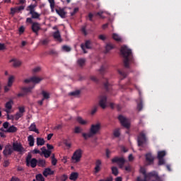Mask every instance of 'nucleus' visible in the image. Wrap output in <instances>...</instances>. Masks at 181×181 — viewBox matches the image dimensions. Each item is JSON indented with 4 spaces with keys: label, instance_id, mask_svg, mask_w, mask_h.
<instances>
[{
    "label": "nucleus",
    "instance_id": "33",
    "mask_svg": "<svg viewBox=\"0 0 181 181\" xmlns=\"http://www.w3.org/2000/svg\"><path fill=\"white\" fill-rule=\"evenodd\" d=\"M37 146H43V145H45V139L37 137Z\"/></svg>",
    "mask_w": 181,
    "mask_h": 181
},
{
    "label": "nucleus",
    "instance_id": "30",
    "mask_svg": "<svg viewBox=\"0 0 181 181\" xmlns=\"http://www.w3.org/2000/svg\"><path fill=\"white\" fill-rule=\"evenodd\" d=\"M29 131L33 132H35L36 134H39V130L36 129V124L35 123H32L29 127Z\"/></svg>",
    "mask_w": 181,
    "mask_h": 181
},
{
    "label": "nucleus",
    "instance_id": "38",
    "mask_svg": "<svg viewBox=\"0 0 181 181\" xmlns=\"http://www.w3.org/2000/svg\"><path fill=\"white\" fill-rule=\"evenodd\" d=\"M80 90H74L69 93L71 97H78L80 95Z\"/></svg>",
    "mask_w": 181,
    "mask_h": 181
},
{
    "label": "nucleus",
    "instance_id": "60",
    "mask_svg": "<svg viewBox=\"0 0 181 181\" xmlns=\"http://www.w3.org/2000/svg\"><path fill=\"white\" fill-rule=\"evenodd\" d=\"M3 127L5 129H8V127H9V122H5L4 124H3Z\"/></svg>",
    "mask_w": 181,
    "mask_h": 181
},
{
    "label": "nucleus",
    "instance_id": "13",
    "mask_svg": "<svg viewBox=\"0 0 181 181\" xmlns=\"http://www.w3.org/2000/svg\"><path fill=\"white\" fill-rule=\"evenodd\" d=\"M15 152H24L25 148L21 144V143L14 142L13 143V151Z\"/></svg>",
    "mask_w": 181,
    "mask_h": 181
},
{
    "label": "nucleus",
    "instance_id": "11",
    "mask_svg": "<svg viewBox=\"0 0 181 181\" xmlns=\"http://www.w3.org/2000/svg\"><path fill=\"white\" fill-rule=\"evenodd\" d=\"M99 105L103 108V110H105L107 108V96L102 95L99 96Z\"/></svg>",
    "mask_w": 181,
    "mask_h": 181
},
{
    "label": "nucleus",
    "instance_id": "58",
    "mask_svg": "<svg viewBox=\"0 0 181 181\" xmlns=\"http://www.w3.org/2000/svg\"><path fill=\"white\" fill-rule=\"evenodd\" d=\"M18 110H19L18 112L20 114H23V112H25V107H23V106L19 107Z\"/></svg>",
    "mask_w": 181,
    "mask_h": 181
},
{
    "label": "nucleus",
    "instance_id": "6",
    "mask_svg": "<svg viewBox=\"0 0 181 181\" xmlns=\"http://www.w3.org/2000/svg\"><path fill=\"white\" fill-rule=\"evenodd\" d=\"M26 166H30V168H35L37 166V160L36 158H32V154H28L25 158Z\"/></svg>",
    "mask_w": 181,
    "mask_h": 181
},
{
    "label": "nucleus",
    "instance_id": "27",
    "mask_svg": "<svg viewBox=\"0 0 181 181\" xmlns=\"http://www.w3.org/2000/svg\"><path fill=\"white\" fill-rule=\"evenodd\" d=\"M41 95H42V100H49V98H50V93L45 90H42Z\"/></svg>",
    "mask_w": 181,
    "mask_h": 181
},
{
    "label": "nucleus",
    "instance_id": "2",
    "mask_svg": "<svg viewBox=\"0 0 181 181\" xmlns=\"http://www.w3.org/2000/svg\"><path fill=\"white\" fill-rule=\"evenodd\" d=\"M139 172L144 176V180L146 181H164L163 176H159L156 171L146 173V168L141 167Z\"/></svg>",
    "mask_w": 181,
    "mask_h": 181
},
{
    "label": "nucleus",
    "instance_id": "35",
    "mask_svg": "<svg viewBox=\"0 0 181 181\" xmlns=\"http://www.w3.org/2000/svg\"><path fill=\"white\" fill-rule=\"evenodd\" d=\"M115 46L112 45V44L111 43H108L106 45L105 47V53H108V52H110V50H112V49H114Z\"/></svg>",
    "mask_w": 181,
    "mask_h": 181
},
{
    "label": "nucleus",
    "instance_id": "44",
    "mask_svg": "<svg viewBox=\"0 0 181 181\" xmlns=\"http://www.w3.org/2000/svg\"><path fill=\"white\" fill-rule=\"evenodd\" d=\"M112 173L115 176H118V168L117 167H112Z\"/></svg>",
    "mask_w": 181,
    "mask_h": 181
},
{
    "label": "nucleus",
    "instance_id": "20",
    "mask_svg": "<svg viewBox=\"0 0 181 181\" xmlns=\"http://www.w3.org/2000/svg\"><path fill=\"white\" fill-rule=\"evenodd\" d=\"M52 175H54V171L52 170L51 168H45L43 171V175L45 177H47L48 176H51Z\"/></svg>",
    "mask_w": 181,
    "mask_h": 181
},
{
    "label": "nucleus",
    "instance_id": "17",
    "mask_svg": "<svg viewBox=\"0 0 181 181\" xmlns=\"http://www.w3.org/2000/svg\"><path fill=\"white\" fill-rule=\"evenodd\" d=\"M153 156H152V154L151 153H148L146 154V162L147 165H152L153 163Z\"/></svg>",
    "mask_w": 181,
    "mask_h": 181
},
{
    "label": "nucleus",
    "instance_id": "52",
    "mask_svg": "<svg viewBox=\"0 0 181 181\" xmlns=\"http://www.w3.org/2000/svg\"><path fill=\"white\" fill-rule=\"evenodd\" d=\"M86 28L87 27L86 25L81 28V32L85 36H87V30H86Z\"/></svg>",
    "mask_w": 181,
    "mask_h": 181
},
{
    "label": "nucleus",
    "instance_id": "53",
    "mask_svg": "<svg viewBox=\"0 0 181 181\" xmlns=\"http://www.w3.org/2000/svg\"><path fill=\"white\" fill-rule=\"evenodd\" d=\"M60 179L62 181H66L67 180V179H69V177L67 176V175L64 174L61 176Z\"/></svg>",
    "mask_w": 181,
    "mask_h": 181
},
{
    "label": "nucleus",
    "instance_id": "14",
    "mask_svg": "<svg viewBox=\"0 0 181 181\" xmlns=\"http://www.w3.org/2000/svg\"><path fill=\"white\" fill-rule=\"evenodd\" d=\"M12 105H13V100H10L8 102H7L5 105L4 112H6V114H11V110H12Z\"/></svg>",
    "mask_w": 181,
    "mask_h": 181
},
{
    "label": "nucleus",
    "instance_id": "50",
    "mask_svg": "<svg viewBox=\"0 0 181 181\" xmlns=\"http://www.w3.org/2000/svg\"><path fill=\"white\" fill-rule=\"evenodd\" d=\"M40 43H42L44 46H46L47 45H49V39H45L40 40Z\"/></svg>",
    "mask_w": 181,
    "mask_h": 181
},
{
    "label": "nucleus",
    "instance_id": "62",
    "mask_svg": "<svg viewBox=\"0 0 181 181\" xmlns=\"http://www.w3.org/2000/svg\"><path fill=\"white\" fill-rule=\"evenodd\" d=\"M6 49L5 44L0 43V50H5Z\"/></svg>",
    "mask_w": 181,
    "mask_h": 181
},
{
    "label": "nucleus",
    "instance_id": "56",
    "mask_svg": "<svg viewBox=\"0 0 181 181\" xmlns=\"http://www.w3.org/2000/svg\"><path fill=\"white\" fill-rule=\"evenodd\" d=\"M19 35H22L25 32V27L21 26L18 29Z\"/></svg>",
    "mask_w": 181,
    "mask_h": 181
},
{
    "label": "nucleus",
    "instance_id": "63",
    "mask_svg": "<svg viewBox=\"0 0 181 181\" xmlns=\"http://www.w3.org/2000/svg\"><path fill=\"white\" fill-rule=\"evenodd\" d=\"M64 144L66 146H67L68 148H71V143L68 142L67 141H65Z\"/></svg>",
    "mask_w": 181,
    "mask_h": 181
},
{
    "label": "nucleus",
    "instance_id": "37",
    "mask_svg": "<svg viewBox=\"0 0 181 181\" xmlns=\"http://www.w3.org/2000/svg\"><path fill=\"white\" fill-rule=\"evenodd\" d=\"M76 121L78 122V124H81V125H86L87 124V121L83 119L81 117H78L76 118Z\"/></svg>",
    "mask_w": 181,
    "mask_h": 181
},
{
    "label": "nucleus",
    "instance_id": "12",
    "mask_svg": "<svg viewBox=\"0 0 181 181\" xmlns=\"http://www.w3.org/2000/svg\"><path fill=\"white\" fill-rule=\"evenodd\" d=\"M112 163H117L119 165V168H122L124 165H125V159L122 157H115L112 159Z\"/></svg>",
    "mask_w": 181,
    "mask_h": 181
},
{
    "label": "nucleus",
    "instance_id": "45",
    "mask_svg": "<svg viewBox=\"0 0 181 181\" xmlns=\"http://www.w3.org/2000/svg\"><path fill=\"white\" fill-rule=\"evenodd\" d=\"M22 117H23V114L20 113V112H17L15 115H14V119L16 121H18L19 119V118H22Z\"/></svg>",
    "mask_w": 181,
    "mask_h": 181
},
{
    "label": "nucleus",
    "instance_id": "40",
    "mask_svg": "<svg viewBox=\"0 0 181 181\" xmlns=\"http://www.w3.org/2000/svg\"><path fill=\"white\" fill-rule=\"evenodd\" d=\"M113 135L115 138H119V136L121 135V133L119 132V129H115L113 131Z\"/></svg>",
    "mask_w": 181,
    "mask_h": 181
},
{
    "label": "nucleus",
    "instance_id": "32",
    "mask_svg": "<svg viewBox=\"0 0 181 181\" xmlns=\"http://www.w3.org/2000/svg\"><path fill=\"white\" fill-rule=\"evenodd\" d=\"M28 141L30 146H35V138H33V136L30 135L28 137Z\"/></svg>",
    "mask_w": 181,
    "mask_h": 181
},
{
    "label": "nucleus",
    "instance_id": "49",
    "mask_svg": "<svg viewBox=\"0 0 181 181\" xmlns=\"http://www.w3.org/2000/svg\"><path fill=\"white\" fill-rule=\"evenodd\" d=\"M83 131V129L80 128L79 127H76L74 129L75 134H80Z\"/></svg>",
    "mask_w": 181,
    "mask_h": 181
},
{
    "label": "nucleus",
    "instance_id": "5",
    "mask_svg": "<svg viewBox=\"0 0 181 181\" xmlns=\"http://www.w3.org/2000/svg\"><path fill=\"white\" fill-rule=\"evenodd\" d=\"M137 143L139 146H144V144H148V137L146 132H141L137 136Z\"/></svg>",
    "mask_w": 181,
    "mask_h": 181
},
{
    "label": "nucleus",
    "instance_id": "34",
    "mask_svg": "<svg viewBox=\"0 0 181 181\" xmlns=\"http://www.w3.org/2000/svg\"><path fill=\"white\" fill-rule=\"evenodd\" d=\"M144 108V103L142 102V98H139V102L137 103V110L138 111H142V109Z\"/></svg>",
    "mask_w": 181,
    "mask_h": 181
},
{
    "label": "nucleus",
    "instance_id": "59",
    "mask_svg": "<svg viewBox=\"0 0 181 181\" xmlns=\"http://www.w3.org/2000/svg\"><path fill=\"white\" fill-rule=\"evenodd\" d=\"M93 16H95V15H94V13L93 14V13H89V14H88V18H89V21H90V22H94V20H93Z\"/></svg>",
    "mask_w": 181,
    "mask_h": 181
},
{
    "label": "nucleus",
    "instance_id": "55",
    "mask_svg": "<svg viewBox=\"0 0 181 181\" xmlns=\"http://www.w3.org/2000/svg\"><path fill=\"white\" fill-rule=\"evenodd\" d=\"M97 110H98V106H95L91 110V115H94L97 112Z\"/></svg>",
    "mask_w": 181,
    "mask_h": 181
},
{
    "label": "nucleus",
    "instance_id": "36",
    "mask_svg": "<svg viewBox=\"0 0 181 181\" xmlns=\"http://www.w3.org/2000/svg\"><path fill=\"white\" fill-rule=\"evenodd\" d=\"M37 165L40 168H45V166H46V160L40 159L37 160Z\"/></svg>",
    "mask_w": 181,
    "mask_h": 181
},
{
    "label": "nucleus",
    "instance_id": "51",
    "mask_svg": "<svg viewBox=\"0 0 181 181\" xmlns=\"http://www.w3.org/2000/svg\"><path fill=\"white\" fill-rule=\"evenodd\" d=\"M90 80L92 81H93L94 83H99V80L98 79V78L97 77H95V76H90Z\"/></svg>",
    "mask_w": 181,
    "mask_h": 181
},
{
    "label": "nucleus",
    "instance_id": "41",
    "mask_svg": "<svg viewBox=\"0 0 181 181\" xmlns=\"http://www.w3.org/2000/svg\"><path fill=\"white\" fill-rule=\"evenodd\" d=\"M112 38L114 39V40H116V42H121L122 40L121 37H119V35L116 33L112 34Z\"/></svg>",
    "mask_w": 181,
    "mask_h": 181
},
{
    "label": "nucleus",
    "instance_id": "26",
    "mask_svg": "<svg viewBox=\"0 0 181 181\" xmlns=\"http://www.w3.org/2000/svg\"><path fill=\"white\" fill-rule=\"evenodd\" d=\"M78 179V173L73 172L69 176V180L73 181H76Z\"/></svg>",
    "mask_w": 181,
    "mask_h": 181
},
{
    "label": "nucleus",
    "instance_id": "10",
    "mask_svg": "<svg viewBox=\"0 0 181 181\" xmlns=\"http://www.w3.org/2000/svg\"><path fill=\"white\" fill-rule=\"evenodd\" d=\"M13 153V148H12V146L8 144L5 146L4 150L3 151V154L4 156H9Z\"/></svg>",
    "mask_w": 181,
    "mask_h": 181
},
{
    "label": "nucleus",
    "instance_id": "48",
    "mask_svg": "<svg viewBox=\"0 0 181 181\" xmlns=\"http://www.w3.org/2000/svg\"><path fill=\"white\" fill-rule=\"evenodd\" d=\"M62 50H64V52H70L71 50V48L67 45H64L62 47Z\"/></svg>",
    "mask_w": 181,
    "mask_h": 181
},
{
    "label": "nucleus",
    "instance_id": "21",
    "mask_svg": "<svg viewBox=\"0 0 181 181\" xmlns=\"http://www.w3.org/2000/svg\"><path fill=\"white\" fill-rule=\"evenodd\" d=\"M33 88H35V86H29V87H22L21 90L23 93L26 95L28 93H32V90H33Z\"/></svg>",
    "mask_w": 181,
    "mask_h": 181
},
{
    "label": "nucleus",
    "instance_id": "24",
    "mask_svg": "<svg viewBox=\"0 0 181 181\" xmlns=\"http://www.w3.org/2000/svg\"><path fill=\"white\" fill-rule=\"evenodd\" d=\"M54 39H56L57 42H62L63 40H62V35H60V31L57 30L53 34Z\"/></svg>",
    "mask_w": 181,
    "mask_h": 181
},
{
    "label": "nucleus",
    "instance_id": "39",
    "mask_svg": "<svg viewBox=\"0 0 181 181\" xmlns=\"http://www.w3.org/2000/svg\"><path fill=\"white\" fill-rule=\"evenodd\" d=\"M79 67H83L86 64V59H79L77 61Z\"/></svg>",
    "mask_w": 181,
    "mask_h": 181
},
{
    "label": "nucleus",
    "instance_id": "47",
    "mask_svg": "<svg viewBox=\"0 0 181 181\" xmlns=\"http://www.w3.org/2000/svg\"><path fill=\"white\" fill-rule=\"evenodd\" d=\"M48 1L50 4V8H51L52 12H53V11L54 10V5H55L54 0H48Z\"/></svg>",
    "mask_w": 181,
    "mask_h": 181
},
{
    "label": "nucleus",
    "instance_id": "9",
    "mask_svg": "<svg viewBox=\"0 0 181 181\" xmlns=\"http://www.w3.org/2000/svg\"><path fill=\"white\" fill-rule=\"evenodd\" d=\"M118 119L122 125V127H124V128H129V122L128 121V119H127L125 117L122 116V115H119Z\"/></svg>",
    "mask_w": 181,
    "mask_h": 181
},
{
    "label": "nucleus",
    "instance_id": "46",
    "mask_svg": "<svg viewBox=\"0 0 181 181\" xmlns=\"http://www.w3.org/2000/svg\"><path fill=\"white\" fill-rule=\"evenodd\" d=\"M13 83V76H10L8 81V87H12V84Z\"/></svg>",
    "mask_w": 181,
    "mask_h": 181
},
{
    "label": "nucleus",
    "instance_id": "54",
    "mask_svg": "<svg viewBox=\"0 0 181 181\" xmlns=\"http://www.w3.org/2000/svg\"><path fill=\"white\" fill-rule=\"evenodd\" d=\"M7 119H11V121H13L15 119V116L11 115H9V113H6Z\"/></svg>",
    "mask_w": 181,
    "mask_h": 181
},
{
    "label": "nucleus",
    "instance_id": "7",
    "mask_svg": "<svg viewBox=\"0 0 181 181\" xmlns=\"http://www.w3.org/2000/svg\"><path fill=\"white\" fill-rule=\"evenodd\" d=\"M81 156H83V150L79 148L74 153L71 157V161L74 163H78L81 160Z\"/></svg>",
    "mask_w": 181,
    "mask_h": 181
},
{
    "label": "nucleus",
    "instance_id": "42",
    "mask_svg": "<svg viewBox=\"0 0 181 181\" xmlns=\"http://www.w3.org/2000/svg\"><path fill=\"white\" fill-rule=\"evenodd\" d=\"M103 13H104L103 11H99L97 13H94V16H100V19H105V17L104 16H103Z\"/></svg>",
    "mask_w": 181,
    "mask_h": 181
},
{
    "label": "nucleus",
    "instance_id": "25",
    "mask_svg": "<svg viewBox=\"0 0 181 181\" xmlns=\"http://www.w3.org/2000/svg\"><path fill=\"white\" fill-rule=\"evenodd\" d=\"M101 170V160H97L95 162V173H98Z\"/></svg>",
    "mask_w": 181,
    "mask_h": 181
},
{
    "label": "nucleus",
    "instance_id": "18",
    "mask_svg": "<svg viewBox=\"0 0 181 181\" xmlns=\"http://www.w3.org/2000/svg\"><path fill=\"white\" fill-rule=\"evenodd\" d=\"M0 130L2 131V132H9L13 134L18 131V128H16V127L14 125H12L9 127L8 129L5 130L4 128H1Z\"/></svg>",
    "mask_w": 181,
    "mask_h": 181
},
{
    "label": "nucleus",
    "instance_id": "61",
    "mask_svg": "<svg viewBox=\"0 0 181 181\" xmlns=\"http://www.w3.org/2000/svg\"><path fill=\"white\" fill-rule=\"evenodd\" d=\"M52 165L53 166H56V165H57V159L54 158L52 160Z\"/></svg>",
    "mask_w": 181,
    "mask_h": 181
},
{
    "label": "nucleus",
    "instance_id": "23",
    "mask_svg": "<svg viewBox=\"0 0 181 181\" xmlns=\"http://www.w3.org/2000/svg\"><path fill=\"white\" fill-rule=\"evenodd\" d=\"M56 12L61 18H62V19H64V18H66V15H67V13L64 11V9H56Z\"/></svg>",
    "mask_w": 181,
    "mask_h": 181
},
{
    "label": "nucleus",
    "instance_id": "4",
    "mask_svg": "<svg viewBox=\"0 0 181 181\" xmlns=\"http://www.w3.org/2000/svg\"><path fill=\"white\" fill-rule=\"evenodd\" d=\"M35 8L36 4H30L27 7L26 11H29L28 15H31V18H27V23H32L33 25V20L32 19H39L40 18V14L35 11Z\"/></svg>",
    "mask_w": 181,
    "mask_h": 181
},
{
    "label": "nucleus",
    "instance_id": "64",
    "mask_svg": "<svg viewBox=\"0 0 181 181\" xmlns=\"http://www.w3.org/2000/svg\"><path fill=\"white\" fill-rule=\"evenodd\" d=\"M11 181H21V180L16 177H12Z\"/></svg>",
    "mask_w": 181,
    "mask_h": 181
},
{
    "label": "nucleus",
    "instance_id": "3",
    "mask_svg": "<svg viewBox=\"0 0 181 181\" xmlns=\"http://www.w3.org/2000/svg\"><path fill=\"white\" fill-rule=\"evenodd\" d=\"M100 131H101V123L93 124H91L89 132L83 133L82 136H83L84 139L87 140L88 138H93V136L97 135Z\"/></svg>",
    "mask_w": 181,
    "mask_h": 181
},
{
    "label": "nucleus",
    "instance_id": "1",
    "mask_svg": "<svg viewBox=\"0 0 181 181\" xmlns=\"http://www.w3.org/2000/svg\"><path fill=\"white\" fill-rule=\"evenodd\" d=\"M120 52L124 57L123 65L124 68L119 69L118 73L120 77H122V80H123V78H126L127 76H128V71H127V69H131V64L135 63V59L132 55V51L128 48V47L125 45L122 47Z\"/></svg>",
    "mask_w": 181,
    "mask_h": 181
},
{
    "label": "nucleus",
    "instance_id": "8",
    "mask_svg": "<svg viewBox=\"0 0 181 181\" xmlns=\"http://www.w3.org/2000/svg\"><path fill=\"white\" fill-rule=\"evenodd\" d=\"M166 156V151H160L158 152L157 158L158 159V165L160 166L162 165H165V158Z\"/></svg>",
    "mask_w": 181,
    "mask_h": 181
},
{
    "label": "nucleus",
    "instance_id": "29",
    "mask_svg": "<svg viewBox=\"0 0 181 181\" xmlns=\"http://www.w3.org/2000/svg\"><path fill=\"white\" fill-rule=\"evenodd\" d=\"M105 81L106 82L103 83V87L105 90H106V91H111V84L108 83V79L106 78Z\"/></svg>",
    "mask_w": 181,
    "mask_h": 181
},
{
    "label": "nucleus",
    "instance_id": "43",
    "mask_svg": "<svg viewBox=\"0 0 181 181\" xmlns=\"http://www.w3.org/2000/svg\"><path fill=\"white\" fill-rule=\"evenodd\" d=\"M37 181H45V177L42 174H37L35 177Z\"/></svg>",
    "mask_w": 181,
    "mask_h": 181
},
{
    "label": "nucleus",
    "instance_id": "57",
    "mask_svg": "<svg viewBox=\"0 0 181 181\" xmlns=\"http://www.w3.org/2000/svg\"><path fill=\"white\" fill-rule=\"evenodd\" d=\"M77 12H78V8L76 7L74 9V12L71 13V16H74L76 13H77Z\"/></svg>",
    "mask_w": 181,
    "mask_h": 181
},
{
    "label": "nucleus",
    "instance_id": "15",
    "mask_svg": "<svg viewBox=\"0 0 181 181\" xmlns=\"http://www.w3.org/2000/svg\"><path fill=\"white\" fill-rule=\"evenodd\" d=\"M81 48L82 49L83 53H87V50H86V49H91V41L86 40L85 44L81 45Z\"/></svg>",
    "mask_w": 181,
    "mask_h": 181
},
{
    "label": "nucleus",
    "instance_id": "28",
    "mask_svg": "<svg viewBox=\"0 0 181 181\" xmlns=\"http://www.w3.org/2000/svg\"><path fill=\"white\" fill-rule=\"evenodd\" d=\"M42 80H43V78L37 76L31 77V83H34L35 84H39Z\"/></svg>",
    "mask_w": 181,
    "mask_h": 181
},
{
    "label": "nucleus",
    "instance_id": "16",
    "mask_svg": "<svg viewBox=\"0 0 181 181\" xmlns=\"http://www.w3.org/2000/svg\"><path fill=\"white\" fill-rule=\"evenodd\" d=\"M31 29L34 33L39 35V31L40 30V25L39 23H33Z\"/></svg>",
    "mask_w": 181,
    "mask_h": 181
},
{
    "label": "nucleus",
    "instance_id": "31",
    "mask_svg": "<svg viewBox=\"0 0 181 181\" xmlns=\"http://www.w3.org/2000/svg\"><path fill=\"white\" fill-rule=\"evenodd\" d=\"M98 71L100 74H101V76H104V74L107 73V66L102 65L100 69L98 70Z\"/></svg>",
    "mask_w": 181,
    "mask_h": 181
},
{
    "label": "nucleus",
    "instance_id": "19",
    "mask_svg": "<svg viewBox=\"0 0 181 181\" xmlns=\"http://www.w3.org/2000/svg\"><path fill=\"white\" fill-rule=\"evenodd\" d=\"M42 155H44L45 158H49L50 155H52V151L46 149V147L43 146L41 148Z\"/></svg>",
    "mask_w": 181,
    "mask_h": 181
},
{
    "label": "nucleus",
    "instance_id": "22",
    "mask_svg": "<svg viewBox=\"0 0 181 181\" xmlns=\"http://www.w3.org/2000/svg\"><path fill=\"white\" fill-rule=\"evenodd\" d=\"M10 63H13V67H20V66L22 64L21 61L15 58L11 59Z\"/></svg>",
    "mask_w": 181,
    "mask_h": 181
}]
</instances>
